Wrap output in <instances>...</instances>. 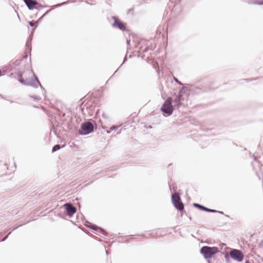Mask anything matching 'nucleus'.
Masks as SVG:
<instances>
[{
  "mask_svg": "<svg viewBox=\"0 0 263 263\" xmlns=\"http://www.w3.org/2000/svg\"><path fill=\"white\" fill-rule=\"evenodd\" d=\"M260 245V246L263 247V239L261 241Z\"/></svg>",
  "mask_w": 263,
  "mask_h": 263,
  "instance_id": "23",
  "label": "nucleus"
},
{
  "mask_svg": "<svg viewBox=\"0 0 263 263\" xmlns=\"http://www.w3.org/2000/svg\"><path fill=\"white\" fill-rule=\"evenodd\" d=\"M253 157L254 158V160L255 161V162L254 163H252V166H253V167L254 169H255V164H256L257 165V166L259 167V168H260V166H261V165L259 163V162H258L257 160V158H256V157L254 155H253Z\"/></svg>",
  "mask_w": 263,
  "mask_h": 263,
  "instance_id": "12",
  "label": "nucleus"
},
{
  "mask_svg": "<svg viewBox=\"0 0 263 263\" xmlns=\"http://www.w3.org/2000/svg\"><path fill=\"white\" fill-rule=\"evenodd\" d=\"M230 256L238 262L241 261L243 259V255L242 253L239 250L233 249L230 252Z\"/></svg>",
  "mask_w": 263,
  "mask_h": 263,
  "instance_id": "4",
  "label": "nucleus"
},
{
  "mask_svg": "<svg viewBox=\"0 0 263 263\" xmlns=\"http://www.w3.org/2000/svg\"><path fill=\"white\" fill-rule=\"evenodd\" d=\"M172 99L171 98H168L165 101L161 108L162 111L168 116L171 115L173 110V107L172 105Z\"/></svg>",
  "mask_w": 263,
  "mask_h": 263,
  "instance_id": "2",
  "label": "nucleus"
},
{
  "mask_svg": "<svg viewBox=\"0 0 263 263\" xmlns=\"http://www.w3.org/2000/svg\"><path fill=\"white\" fill-rule=\"evenodd\" d=\"M81 128L82 132H93L94 126L91 122H86L82 124Z\"/></svg>",
  "mask_w": 263,
  "mask_h": 263,
  "instance_id": "7",
  "label": "nucleus"
},
{
  "mask_svg": "<svg viewBox=\"0 0 263 263\" xmlns=\"http://www.w3.org/2000/svg\"><path fill=\"white\" fill-rule=\"evenodd\" d=\"M182 90H180L179 91V96L174 100V102L177 104L178 106L181 105V101L183 100L182 98Z\"/></svg>",
  "mask_w": 263,
  "mask_h": 263,
  "instance_id": "9",
  "label": "nucleus"
},
{
  "mask_svg": "<svg viewBox=\"0 0 263 263\" xmlns=\"http://www.w3.org/2000/svg\"><path fill=\"white\" fill-rule=\"evenodd\" d=\"M22 226V224H20V226H17V227H14L13 228V230H15L16 229H17L18 227Z\"/></svg>",
  "mask_w": 263,
  "mask_h": 263,
  "instance_id": "22",
  "label": "nucleus"
},
{
  "mask_svg": "<svg viewBox=\"0 0 263 263\" xmlns=\"http://www.w3.org/2000/svg\"><path fill=\"white\" fill-rule=\"evenodd\" d=\"M129 42H130V41H129V40H127V44H129Z\"/></svg>",
  "mask_w": 263,
  "mask_h": 263,
  "instance_id": "28",
  "label": "nucleus"
},
{
  "mask_svg": "<svg viewBox=\"0 0 263 263\" xmlns=\"http://www.w3.org/2000/svg\"><path fill=\"white\" fill-rule=\"evenodd\" d=\"M208 212H211V213H220L221 214H223V212L218 211H217L216 210L210 209H209V208H208Z\"/></svg>",
  "mask_w": 263,
  "mask_h": 263,
  "instance_id": "17",
  "label": "nucleus"
},
{
  "mask_svg": "<svg viewBox=\"0 0 263 263\" xmlns=\"http://www.w3.org/2000/svg\"><path fill=\"white\" fill-rule=\"evenodd\" d=\"M120 127H121L120 125L112 126L110 127V129L111 130H119L120 131H121L122 130V128H120Z\"/></svg>",
  "mask_w": 263,
  "mask_h": 263,
  "instance_id": "14",
  "label": "nucleus"
},
{
  "mask_svg": "<svg viewBox=\"0 0 263 263\" xmlns=\"http://www.w3.org/2000/svg\"><path fill=\"white\" fill-rule=\"evenodd\" d=\"M88 227L92 230L96 231H99V229L100 228V227H99L95 225V224L89 226H88Z\"/></svg>",
  "mask_w": 263,
  "mask_h": 263,
  "instance_id": "16",
  "label": "nucleus"
},
{
  "mask_svg": "<svg viewBox=\"0 0 263 263\" xmlns=\"http://www.w3.org/2000/svg\"><path fill=\"white\" fill-rule=\"evenodd\" d=\"M50 10H49V11H47V12H46V13H45L44 15H45L46 14L48 13Z\"/></svg>",
  "mask_w": 263,
  "mask_h": 263,
  "instance_id": "27",
  "label": "nucleus"
},
{
  "mask_svg": "<svg viewBox=\"0 0 263 263\" xmlns=\"http://www.w3.org/2000/svg\"><path fill=\"white\" fill-rule=\"evenodd\" d=\"M245 263H250V262L249 260H247V261H246Z\"/></svg>",
  "mask_w": 263,
  "mask_h": 263,
  "instance_id": "26",
  "label": "nucleus"
},
{
  "mask_svg": "<svg viewBox=\"0 0 263 263\" xmlns=\"http://www.w3.org/2000/svg\"><path fill=\"white\" fill-rule=\"evenodd\" d=\"M172 200L174 206L179 211L184 209V205L181 201L180 196L177 194H174L172 195Z\"/></svg>",
  "mask_w": 263,
  "mask_h": 263,
  "instance_id": "3",
  "label": "nucleus"
},
{
  "mask_svg": "<svg viewBox=\"0 0 263 263\" xmlns=\"http://www.w3.org/2000/svg\"><path fill=\"white\" fill-rule=\"evenodd\" d=\"M29 25L31 26H33L34 25V23H33L32 22H29Z\"/></svg>",
  "mask_w": 263,
  "mask_h": 263,
  "instance_id": "21",
  "label": "nucleus"
},
{
  "mask_svg": "<svg viewBox=\"0 0 263 263\" xmlns=\"http://www.w3.org/2000/svg\"><path fill=\"white\" fill-rule=\"evenodd\" d=\"M54 134H55V135H56L58 138L60 137V133L55 132Z\"/></svg>",
  "mask_w": 263,
  "mask_h": 263,
  "instance_id": "20",
  "label": "nucleus"
},
{
  "mask_svg": "<svg viewBox=\"0 0 263 263\" xmlns=\"http://www.w3.org/2000/svg\"><path fill=\"white\" fill-rule=\"evenodd\" d=\"M175 81H176V82H177V83H178L179 84H181V83H180V82H179L178 81V80H177V79H175Z\"/></svg>",
  "mask_w": 263,
  "mask_h": 263,
  "instance_id": "24",
  "label": "nucleus"
},
{
  "mask_svg": "<svg viewBox=\"0 0 263 263\" xmlns=\"http://www.w3.org/2000/svg\"><path fill=\"white\" fill-rule=\"evenodd\" d=\"M193 205L194 207L197 208L202 211L208 212V208L206 207H205L200 204L195 203L193 204Z\"/></svg>",
  "mask_w": 263,
  "mask_h": 263,
  "instance_id": "11",
  "label": "nucleus"
},
{
  "mask_svg": "<svg viewBox=\"0 0 263 263\" xmlns=\"http://www.w3.org/2000/svg\"><path fill=\"white\" fill-rule=\"evenodd\" d=\"M61 148V147L59 144H56L52 147V152L54 153L57 151L58 150L60 149Z\"/></svg>",
  "mask_w": 263,
  "mask_h": 263,
  "instance_id": "13",
  "label": "nucleus"
},
{
  "mask_svg": "<svg viewBox=\"0 0 263 263\" xmlns=\"http://www.w3.org/2000/svg\"><path fill=\"white\" fill-rule=\"evenodd\" d=\"M218 252L219 249L216 247L203 246L200 249V253L205 259L211 258Z\"/></svg>",
  "mask_w": 263,
  "mask_h": 263,
  "instance_id": "1",
  "label": "nucleus"
},
{
  "mask_svg": "<svg viewBox=\"0 0 263 263\" xmlns=\"http://www.w3.org/2000/svg\"><path fill=\"white\" fill-rule=\"evenodd\" d=\"M208 263H211L210 261H208Z\"/></svg>",
  "mask_w": 263,
  "mask_h": 263,
  "instance_id": "32",
  "label": "nucleus"
},
{
  "mask_svg": "<svg viewBox=\"0 0 263 263\" xmlns=\"http://www.w3.org/2000/svg\"><path fill=\"white\" fill-rule=\"evenodd\" d=\"M11 233V231H10V232L8 233V234L5 237H4L2 239V241H5L7 238V237H8L9 235H10Z\"/></svg>",
  "mask_w": 263,
  "mask_h": 263,
  "instance_id": "18",
  "label": "nucleus"
},
{
  "mask_svg": "<svg viewBox=\"0 0 263 263\" xmlns=\"http://www.w3.org/2000/svg\"><path fill=\"white\" fill-rule=\"evenodd\" d=\"M67 214L69 217H71L76 212L77 209L71 203H66L64 205Z\"/></svg>",
  "mask_w": 263,
  "mask_h": 263,
  "instance_id": "6",
  "label": "nucleus"
},
{
  "mask_svg": "<svg viewBox=\"0 0 263 263\" xmlns=\"http://www.w3.org/2000/svg\"><path fill=\"white\" fill-rule=\"evenodd\" d=\"M60 5H57L55 6H60Z\"/></svg>",
  "mask_w": 263,
  "mask_h": 263,
  "instance_id": "30",
  "label": "nucleus"
},
{
  "mask_svg": "<svg viewBox=\"0 0 263 263\" xmlns=\"http://www.w3.org/2000/svg\"><path fill=\"white\" fill-rule=\"evenodd\" d=\"M98 232L104 236L107 235V232L105 230H104V229H103L101 228H99V231H98Z\"/></svg>",
  "mask_w": 263,
  "mask_h": 263,
  "instance_id": "15",
  "label": "nucleus"
},
{
  "mask_svg": "<svg viewBox=\"0 0 263 263\" xmlns=\"http://www.w3.org/2000/svg\"><path fill=\"white\" fill-rule=\"evenodd\" d=\"M24 1L30 10L33 9L35 6L38 4L36 2L33 0H24Z\"/></svg>",
  "mask_w": 263,
  "mask_h": 263,
  "instance_id": "8",
  "label": "nucleus"
},
{
  "mask_svg": "<svg viewBox=\"0 0 263 263\" xmlns=\"http://www.w3.org/2000/svg\"><path fill=\"white\" fill-rule=\"evenodd\" d=\"M106 254H108V251L106 250Z\"/></svg>",
  "mask_w": 263,
  "mask_h": 263,
  "instance_id": "29",
  "label": "nucleus"
},
{
  "mask_svg": "<svg viewBox=\"0 0 263 263\" xmlns=\"http://www.w3.org/2000/svg\"><path fill=\"white\" fill-rule=\"evenodd\" d=\"M90 133H79V135H87Z\"/></svg>",
  "mask_w": 263,
  "mask_h": 263,
  "instance_id": "19",
  "label": "nucleus"
},
{
  "mask_svg": "<svg viewBox=\"0 0 263 263\" xmlns=\"http://www.w3.org/2000/svg\"><path fill=\"white\" fill-rule=\"evenodd\" d=\"M33 76L34 77V79L32 80L31 81L27 80L24 81L22 78H21L19 79V81L24 85L31 86L34 87H37L39 85L41 86L40 82L34 74H33Z\"/></svg>",
  "mask_w": 263,
  "mask_h": 263,
  "instance_id": "5",
  "label": "nucleus"
},
{
  "mask_svg": "<svg viewBox=\"0 0 263 263\" xmlns=\"http://www.w3.org/2000/svg\"><path fill=\"white\" fill-rule=\"evenodd\" d=\"M2 234V233H0V235Z\"/></svg>",
  "mask_w": 263,
  "mask_h": 263,
  "instance_id": "31",
  "label": "nucleus"
},
{
  "mask_svg": "<svg viewBox=\"0 0 263 263\" xmlns=\"http://www.w3.org/2000/svg\"><path fill=\"white\" fill-rule=\"evenodd\" d=\"M258 4H260V5L263 4V1L260 2H258Z\"/></svg>",
  "mask_w": 263,
  "mask_h": 263,
  "instance_id": "25",
  "label": "nucleus"
},
{
  "mask_svg": "<svg viewBox=\"0 0 263 263\" xmlns=\"http://www.w3.org/2000/svg\"><path fill=\"white\" fill-rule=\"evenodd\" d=\"M113 26L115 27H118L121 30H124L125 28L124 24L117 20H115Z\"/></svg>",
  "mask_w": 263,
  "mask_h": 263,
  "instance_id": "10",
  "label": "nucleus"
}]
</instances>
